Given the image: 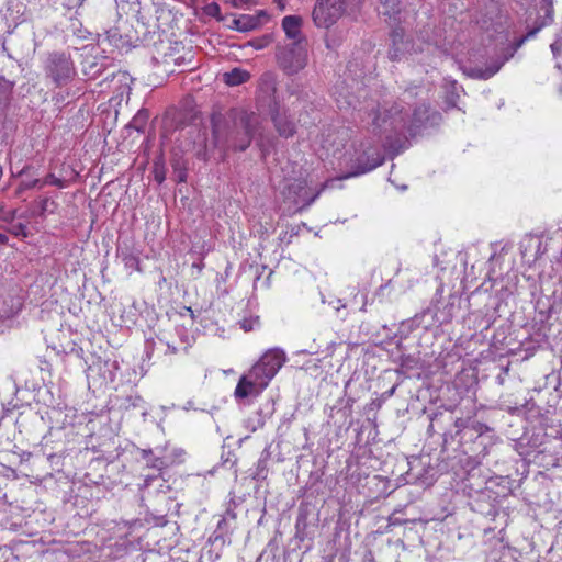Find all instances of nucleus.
<instances>
[{"label":"nucleus","instance_id":"obj_1","mask_svg":"<svg viewBox=\"0 0 562 562\" xmlns=\"http://www.w3.org/2000/svg\"><path fill=\"white\" fill-rule=\"evenodd\" d=\"M211 124V139L205 131H198L196 139L193 142L194 155L202 160H207L216 148L225 146L235 150H246L251 143L258 120L254 113L233 109L226 114H212Z\"/></svg>","mask_w":562,"mask_h":562},{"label":"nucleus","instance_id":"obj_2","mask_svg":"<svg viewBox=\"0 0 562 562\" xmlns=\"http://www.w3.org/2000/svg\"><path fill=\"white\" fill-rule=\"evenodd\" d=\"M412 95L413 93L407 91L404 99H400L391 105L372 106L367 113L371 132L379 136L385 135L386 138H390L392 133H408L409 136H415L422 127L438 123L440 114L438 112L430 113V109L426 104H420L413 110L406 108V99Z\"/></svg>","mask_w":562,"mask_h":562},{"label":"nucleus","instance_id":"obj_3","mask_svg":"<svg viewBox=\"0 0 562 562\" xmlns=\"http://www.w3.org/2000/svg\"><path fill=\"white\" fill-rule=\"evenodd\" d=\"M546 23L530 30L525 35H518L514 27L494 30V74L514 57L524 43L533 37Z\"/></svg>","mask_w":562,"mask_h":562},{"label":"nucleus","instance_id":"obj_4","mask_svg":"<svg viewBox=\"0 0 562 562\" xmlns=\"http://www.w3.org/2000/svg\"><path fill=\"white\" fill-rule=\"evenodd\" d=\"M44 70L47 78L56 87L68 85L76 76V68L69 54L54 52L47 55L44 63Z\"/></svg>","mask_w":562,"mask_h":562},{"label":"nucleus","instance_id":"obj_5","mask_svg":"<svg viewBox=\"0 0 562 562\" xmlns=\"http://www.w3.org/2000/svg\"><path fill=\"white\" fill-rule=\"evenodd\" d=\"M277 61L279 67L289 76L300 72L307 65L306 42H292L279 47Z\"/></svg>","mask_w":562,"mask_h":562},{"label":"nucleus","instance_id":"obj_6","mask_svg":"<svg viewBox=\"0 0 562 562\" xmlns=\"http://www.w3.org/2000/svg\"><path fill=\"white\" fill-rule=\"evenodd\" d=\"M285 361V355L280 349L267 351L250 369V378L259 379L266 386Z\"/></svg>","mask_w":562,"mask_h":562},{"label":"nucleus","instance_id":"obj_7","mask_svg":"<svg viewBox=\"0 0 562 562\" xmlns=\"http://www.w3.org/2000/svg\"><path fill=\"white\" fill-rule=\"evenodd\" d=\"M361 151L351 160V171L342 178L357 177L367 173L384 162V156L378 147L360 145Z\"/></svg>","mask_w":562,"mask_h":562},{"label":"nucleus","instance_id":"obj_8","mask_svg":"<svg viewBox=\"0 0 562 562\" xmlns=\"http://www.w3.org/2000/svg\"><path fill=\"white\" fill-rule=\"evenodd\" d=\"M347 9L341 0H317L313 12V21L318 27H329L337 22Z\"/></svg>","mask_w":562,"mask_h":562},{"label":"nucleus","instance_id":"obj_9","mask_svg":"<svg viewBox=\"0 0 562 562\" xmlns=\"http://www.w3.org/2000/svg\"><path fill=\"white\" fill-rule=\"evenodd\" d=\"M325 186L326 184H323L316 193L310 195L307 192L306 181L295 179L286 186L283 191V195L285 199L290 200L297 209H303L310 206L317 199L321 191L324 190Z\"/></svg>","mask_w":562,"mask_h":562},{"label":"nucleus","instance_id":"obj_10","mask_svg":"<svg viewBox=\"0 0 562 562\" xmlns=\"http://www.w3.org/2000/svg\"><path fill=\"white\" fill-rule=\"evenodd\" d=\"M175 334L177 339L168 334H162V337H159V341L167 347L166 353L176 355L180 351L187 352L192 346L193 337L183 326H176Z\"/></svg>","mask_w":562,"mask_h":562},{"label":"nucleus","instance_id":"obj_11","mask_svg":"<svg viewBox=\"0 0 562 562\" xmlns=\"http://www.w3.org/2000/svg\"><path fill=\"white\" fill-rule=\"evenodd\" d=\"M376 12L386 23L394 25L400 21L402 11L401 0H378Z\"/></svg>","mask_w":562,"mask_h":562},{"label":"nucleus","instance_id":"obj_12","mask_svg":"<svg viewBox=\"0 0 562 562\" xmlns=\"http://www.w3.org/2000/svg\"><path fill=\"white\" fill-rule=\"evenodd\" d=\"M267 386L259 380L250 378V370L247 374L243 375L235 389V396L237 398H245L249 395H258Z\"/></svg>","mask_w":562,"mask_h":562},{"label":"nucleus","instance_id":"obj_13","mask_svg":"<svg viewBox=\"0 0 562 562\" xmlns=\"http://www.w3.org/2000/svg\"><path fill=\"white\" fill-rule=\"evenodd\" d=\"M272 121L281 137L289 138L295 134V124L285 112L277 111L272 115Z\"/></svg>","mask_w":562,"mask_h":562},{"label":"nucleus","instance_id":"obj_14","mask_svg":"<svg viewBox=\"0 0 562 562\" xmlns=\"http://www.w3.org/2000/svg\"><path fill=\"white\" fill-rule=\"evenodd\" d=\"M302 18L297 15H286L282 20V27L286 36L293 42H306L301 32Z\"/></svg>","mask_w":562,"mask_h":562},{"label":"nucleus","instance_id":"obj_15","mask_svg":"<svg viewBox=\"0 0 562 562\" xmlns=\"http://www.w3.org/2000/svg\"><path fill=\"white\" fill-rule=\"evenodd\" d=\"M19 176L22 179L16 189L18 194L22 193L25 190H31V189H35V188L41 189V179L35 178V177H33V175H31V168H29V167L23 168L19 172Z\"/></svg>","mask_w":562,"mask_h":562},{"label":"nucleus","instance_id":"obj_16","mask_svg":"<svg viewBox=\"0 0 562 562\" xmlns=\"http://www.w3.org/2000/svg\"><path fill=\"white\" fill-rule=\"evenodd\" d=\"M249 72L241 68H234L231 71H226L222 75L223 81L231 87L245 83L249 80Z\"/></svg>","mask_w":562,"mask_h":562},{"label":"nucleus","instance_id":"obj_17","mask_svg":"<svg viewBox=\"0 0 562 562\" xmlns=\"http://www.w3.org/2000/svg\"><path fill=\"white\" fill-rule=\"evenodd\" d=\"M237 31L247 32L256 29L260 24V16L243 14L233 21Z\"/></svg>","mask_w":562,"mask_h":562},{"label":"nucleus","instance_id":"obj_18","mask_svg":"<svg viewBox=\"0 0 562 562\" xmlns=\"http://www.w3.org/2000/svg\"><path fill=\"white\" fill-rule=\"evenodd\" d=\"M139 454L146 461L148 468L160 471L166 467L162 458L155 457L151 449H140Z\"/></svg>","mask_w":562,"mask_h":562},{"label":"nucleus","instance_id":"obj_19","mask_svg":"<svg viewBox=\"0 0 562 562\" xmlns=\"http://www.w3.org/2000/svg\"><path fill=\"white\" fill-rule=\"evenodd\" d=\"M103 71V65L99 64L95 58H86L83 61V74L90 78H98Z\"/></svg>","mask_w":562,"mask_h":562},{"label":"nucleus","instance_id":"obj_20","mask_svg":"<svg viewBox=\"0 0 562 562\" xmlns=\"http://www.w3.org/2000/svg\"><path fill=\"white\" fill-rule=\"evenodd\" d=\"M13 85L7 80L4 77L0 76V120L4 115L5 104L9 98V94L12 91Z\"/></svg>","mask_w":562,"mask_h":562},{"label":"nucleus","instance_id":"obj_21","mask_svg":"<svg viewBox=\"0 0 562 562\" xmlns=\"http://www.w3.org/2000/svg\"><path fill=\"white\" fill-rule=\"evenodd\" d=\"M464 72L472 77L477 79H490L492 77V68L491 67H474V66H467L464 67Z\"/></svg>","mask_w":562,"mask_h":562},{"label":"nucleus","instance_id":"obj_22","mask_svg":"<svg viewBox=\"0 0 562 562\" xmlns=\"http://www.w3.org/2000/svg\"><path fill=\"white\" fill-rule=\"evenodd\" d=\"M121 256H122V261L124 262L125 268H127L130 270L138 271V272L142 271L140 261L137 256H135L134 254H132L130 251H123Z\"/></svg>","mask_w":562,"mask_h":562},{"label":"nucleus","instance_id":"obj_23","mask_svg":"<svg viewBox=\"0 0 562 562\" xmlns=\"http://www.w3.org/2000/svg\"><path fill=\"white\" fill-rule=\"evenodd\" d=\"M260 324L259 316L245 317L239 322L240 328L246 333L254 330Z\"/></svg>","mask_w":562,"mask_h":562},{"label":"nucleus","instance_id":"obj_24","mask_svg":"<svg viewBox=\"0 0 562 562\" xmlns=\"http://www.w3.org/2000/svg\"><path fill=\"white\" fill-rule=\"evenodd\" d=\"M47 184L56 186L58 188H65L66 182L53 173H48L44 179H41V189Z\"/></svg>","mask_w":562,"mask_h":562},{"label":"nucleus","instance_id":"obj_25","mask_svg":"<svg viewBox=\"0 0 562 562\" xmlns=\"http://www.w3.org/2000/svg\"><path fill=\"white\" fill-rule=\"evenodd\" d=\"M50 206H55L54 201H50L48 198L41 199L38 202V214L44 215L46 212L53 213L54 209Z\"/></svg>","mask_w":562,"mask_h":562},{"label":"nucleus","instance_id":"obj_26","mask_svg":"<svg viewBox=\"0 0 562 562\" xmlns=\"http://www.w3.org/2000/svg\"><path fill=\"white\" fill-rule=\"evenodd\" d=\"M397 37H402L401 34L397 32V31H394L393 33V44H394V47L390 49L389 52V55H390V58L395 60V59H400L403 55L402 50L396 47L397 45Z\"/></svg>","mask_w":562,"mask_h":562},{"label":"nucleus","instance_id":"obj_27","mask_svg":"<svg viewBox=\"0 0 562 562\" xmlns=\"http://www.w3.org/2000/svg\"><path fill=\"white\" fill-rule=\"evenodd\" d=\"M204 11L210 16L218 18L221 9L216 2H211L205 7Z\"/></svg>","mask_w":562,"mask_h":562},{"label":"nucleus","instance_id":"obj_28","mask_svg":"<svg viewBox=\"0 0 562 562\" xmlns=\"http://www.w3.org/2000/svg\"><path fill=\"white\" fill-rule=\"evenodd\" d=\"M227 525V521L225 518H222L217 524V529L213 533V541H217L221 539L223 542H225V539L222 533H220V530H222Z\"/></svg>","mask_w":562,"mask_h":562},{"label":"nucleus","instance_id":"obj_29","mask_svg":"<svg viewBox=\"0 0 562 562\" xmlns=\"http://www.w3.org/2000/svg\"><path fill=\"white\" fill-rule=\"evenodd\" d=\"M341 2L346 9L353 11L362 4L363 0H341Z\"/></svg>","mask_w":562,"mask_h":562},{"label":"nucleus","instance_id":"obj_30","mask_svg":"<svg viewBox=\"0 0 562 562\" xmlns=\"http://www.w3.org/2000/svg\"><path fill=\"white\" fill-rule=\"evenodd\" d=\"M177 181L178 182H184L187 180V171L183 168H176L175 169Z\"/></svg>","mask_w":562,"mask_h":562},{"label":"nucleus","instance_id":"obj_31","mask_svg":"<svg viewBox=\"0 0 562 562\" xmlns=\"http://www.w3.org/2000/svg\"><path fill=\"white\" fill-rule=\"evenodd\" d=\"M158 479H159V475H147V476L144 479V483L140 485V490H143V488H147V487L150 485V483H151L153 481H156V480H158Z\"/></svg>","mask_w":562,"mask_h":562},{"label":"nucleus","instance_id":"obj_32","mask_svg":"<svg viewBox=\"0 0 562 562\" xmlns=\"http://www.w3.org/2000/svg\"><path fill=\"white\" fill-rule=\"evenodd\" d=\"M550 48H551V50H552L554 56L559 55L561 49H562V42L555 41L554 43H552L550 45Z\"/></svg>","mask_w":562,"mask_h":562},{"label":"nucleus","instance_id":"obj_33","mask_svg":"<svg viewBox=\"0 0 562 562\" xmlns=\"http://www.w3.org/2000/svg\"><path fill=\"white\" fill-rule=\"evenodd\" d=\"M546 13H547V18L549 19V21L552 20V12H553V8H552V0H546Z\"/></svg>","mask_w":562,"mask_h":562},{"label":"nucleus","instance_id":"obj_34","mask_svg":"<svg viewBox=\"0 0 562 562\" xmlns=\"http://www.w3.org/2000/svg\"><path fill=\"white\" fill-rule=\"evenodd\" d=\"M155 180L158 183H161L165 180V172L162 169H158V168L155 169Z\"/></svg>","mask_w":562,"mask_h":562},{"label":"nucleus","instance_id":"obj_35","mask_svg":"<svg viewBox=\"0 0 562 562\" xmlns=\"http://www.w3.org/2000/svg\"><path fill=\"white\" fill-rule=\"evenodd\" d=\"M396 386L391 387L387 392H385L383 395L385 397H391L395 393Z\"/></svg>","mask_w":562,"mask_h":562},{"label":"nucleus","instance_id":"obj_36","mask_svg":"<svg viewBox=\"0 0 562 562\" xmlns=\"http://www.w3.org/2000/svg\"><path fill=\"white\" fill-rule=\"evenodd\" d=\"M8 236L3 233H0V245L8 243Z\"/></svg>","mask_w":562,"mask_h":562},{"label":"nucleus","instance_id":"obj_37","mask_svg":"<svg viewBox=\"0 0 562 562\" xmlns=\"http://www.w3.org/2000/svg\"><path fill=\"white\" fill-rule=\"evenodd\" d=\"M183 60H184L183 57H179V58L173 59L175 64L179 65V66L182 64Z\"/></svg>","mask_w":562,"mask_h":562},{"label":"nucleus","instance_id":"obj_38","mask_svg":"<svg viewBox=\"0 0 562 562\" xmlns=\"http://www.w3.org/2000/svg\"><path fill=\"white\" fill-rule=\"evenodd\" d=\"M249 2H250V0H239V3H241V4H247Z\"/></svg>","mask_w":562,"mask_h":562},{"label":"nucleus","instance_id":"obj_39","mask_svg":"<svg viewBox=\"0 0 562 562\" xmlns=\"http://www.w3.org/2000/svg\"><path fill=\"white\" fill-rule=\"evenodd\" d=\"M424 41H425V42H427V43H430V42H431V40H430L429 37L424 38Z\"/></svg>","mask_w":562,"mask_h":562},{"label":"nucleus","instance_id":"obj_40","mask_svg":"<svg viewBox=\"0 0 562 562\" xmlns=\"http://www.w3.org/2000/svg\"><path fill=\"white\" fill-rule=\"evenodd\" d=\"M140 116H137L134 119L133 123L135 124L138 120H139Z\"/></svg>","mask_w":562,"mask_h":562}]
</instances>
